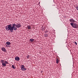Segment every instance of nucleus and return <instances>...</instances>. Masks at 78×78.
Wrapping results in <instances>:
<instances>
[{"label":"nucleus","mask_w":78,"mask_h":78,"mask_svg":"<svg viewBox=\"0 0 78 78\" xmlns=\"http://www.w3.org/2000/svg\"><path fill=\"white\" fill-rule=\"evenodd\" d=\"M12 29H13V27H16V24L14 23L13 24H12Z\"/></svg>","instance_id":"9"},{"label":"nucleus","mask_w":78,"mask_h":78,"mask_svg":"<svg viewBox=\"0 0 78 78\" xmlns=\"http://www.w3.org/2000/svg\"><path fill=\"white\" fill-rule=\"evenodd\" d=\"M74 43L76 44V45H77V43H76V42H75Z\"/></svg>","instance_id":"19"},{"label":"nucleus","mask_w":78,"mask_h":78,"mask_svg":"<svg viewBox=\"0 0 78 78\" xmlns=\"http://www.w3.org/2000/svg\"><path fill=\"white\" fill-rule=\"evenodd\" d=\"M6 44L7 45H10V44H11V43L9 42H6Z\"/></svg>","instance_id":"14"},{"label":"nucleus","mask_w":78,"mask_h":78,"mask_svg":"<svg viewBox=\"0 0 78 78\" xmlns=\"http://www.w3.org/2000/svg\"><path fill=\"white\" fill-rule=\"evenodd\" d=\"M45 37H48V34H46L44 35Z\"/></svg>","instance_id":"15"},{"label":"nucleus","mask_w":78,"mask_h":78,"mask_svg":"<svg viewBox=\"0 0 78 78\" xmlns=\"http://www.w3.org/2000/svg\"><path fill=\"white\" fill-rule=\"evenodd\" d=\"M21 70H26V69L25 68V66L23 65H22L21 66Z\"/></svg>","instance_id":"4"},{"label":"nucleus","mask_w":78,"mask_h":78,"mask_svg":"<svg viewBox=\"0 0 78 78\" xmlns=\"http://www.w3.org/2000/svg\"><path fill=\"white\" fill-rule=\"evenodd\" d=\"M70 22H75V21L73 19H71L69 20Z\"/></svg>","instance_id":"8"},{"label":"nucleus","mask_w":78,"mask_h":78,"mask_svg":"<svg viewBox=\"0 0 78 78\" xmlns=\"http://www.w3.org/2000/svg\"><path fill=\"white\" fill-rule=\"evenodd\" d=\"M5 30H7V31H11V32H12V27L11 26V25H8L6 26L5 27Z\"/></svg>","instance_id":"1"},{"label":"nucleus","mask_w":78,"mask_h":78,"mask_svg":"<svg viewBox=\"0 0 78 78\" xmlns=\"http://www.w3.org/2000/svg\"><path fill=\"white\" fill-rule=\"evenodd\" d=\"M27 58H30V56H27Z\"/></svg>","instance_id":"20"},{"label":"nucleus","mask_w":78,"mask_h":78,"mask_svg":"<svg viewBox=\"0 0 78 78\" xmlns=\"http://www.w3.org/2000/svg\"><path fill=\"white\" fill-rule=\"evenodd\" d=\"M30 41L31 42H33L34 41V39H30Z\"/></svg>","instance_id":"11"},{"label":"nucleus","mask_w":78,"mask_h":78,"mask_svg":"<svg viewBox=\"0 0 78 78\" xmlns=\"http://www.w3.org/2000/svg\"><path fill=\"white\" fill-rule=\"evenodd\" d=\"M12 68H13V69H16V68H15V67H14V65L12 66Z\"/></svg>","instance_id":"16"},{"label":"nucleus","mask_w":78,"mask_h":78,"mask_svg":"<svg viewBox=\"0 0 78 78\" xmlns=\"http://www.w3.org/2000/svg\"><path fill=\"white\" fill-rule=\"evenodd\" d=\"M59 62V60L57 58V60H56V63H57V64H58Z\"/></svg>","instance_id":"12"},{"label":"nucleus","mask_w":78,"mask_h":78,"mask_svg":"<svg viewBox=\"0 0 78 78\" xmlns=\"http://www.w3.org/2000/svg\"><path fill=\"white\" fill-rule=\"evenodd\" d=\"M2 50L3 51H6V49H5V48L4 47H2Z\"/></svg>","instance_id":"10"},{"label":"nucleus","mask_w":78,"mask_h":78,"mask_svg":"<svg viewBox=\"0 0 78 78\" xmlns=\"http://www.w3.org/2000/svg\"><path fill=\"white\" fill-rule=\"evenodd\" d=\"M5 64H8V62H7V61H5Z\"/></svg>","instance_id":"17"},{"label":"nucleus","mask_w":78,"mask_h":78,"mask_svg":"<svg viewBox=\"0 0 78 78\" xmlns=\"http://www.w3.org/2000/svg\"><path fill=\"white\" fill-rule=\"evenodd\" d=\"M76 9H77V10H78V5H76Z\"/></svg>","instance_id":"18"},{"label":"nucleus","mask_w":78,"mask_h":78,"mask_svg":"<svg viewBox=\"0 0 78 78\" xmlns=\"http://www.w3.org/2000/svg\"><path fill=\"white\" fill-rule=\"evenodd\" d=\"M14 30H17V28L14 27H13V30H12V32H13L14 31Z\"/></svg>","instance_id":"7"},{"label":"nucleus","mask_w":78,"mask_h":78,"mask_svg":"<svg viewBox=\"0 0 78 78\" xmlns=\"http://www.w3.org/2000/svg\"><path fill=\"white\" fill-rule=\"evenodd\" d=\"M28 29L29 30H30V29H31V26H27Z\"/></svg>","instance_id":"13"},{"label":"nucleus","mask_w":78,"mask_h":78,"mask_svg":"<svg viewBox=\"0 0 78 78\" xmlns=\"http://www.w3.org/2000/svg\"><path fill=\"white\" fill-rule=\"evenodd\" d=\"M15 59L16 61H19L20 60V58L19 57H16L15 58Z\"/></svg>","instance_id":"6"},{"label":"nucleus","mask_w":78,"mask_h":78,"mask_svg":"<svg viewBox=\"0 0 78 78\" xmlns=\"http://www.w3.org/2000/svg\"><path fill=\"white\" fill-rule=\"evenodd\" d=\"M16 27L17 28H20V27H21V25L20 23H18L16 25Z\"/></svg>","instance_id":"5"},{"label":"nucleus","mask_w":78,"mask_h":78,"mask_svg":"<svg viewBox=\"0 0 78 78\" xmlns=\"http://www.w3.org/2000/svg\"><path fill=\"white\" fill-rule=\"evenodd\" d=\"M4 60H1V63L2 64V66H6V63H4Z\"/></svg>","instance_id":"3"},{"label":"nucleus","mask_w":78,"mask_h":78,"mask_svg":"<svg viewBox=\"0 0 78 78\" xmlns=\"http://www.w3.org/2000/svg\"><path fill=\"white\" fill-rule=\"evenodd\" d=\"M71 26H72L73 27L75 28H78V24L74 23H71Z\"/></svg>","instance_id":"2"}]
</instances>
